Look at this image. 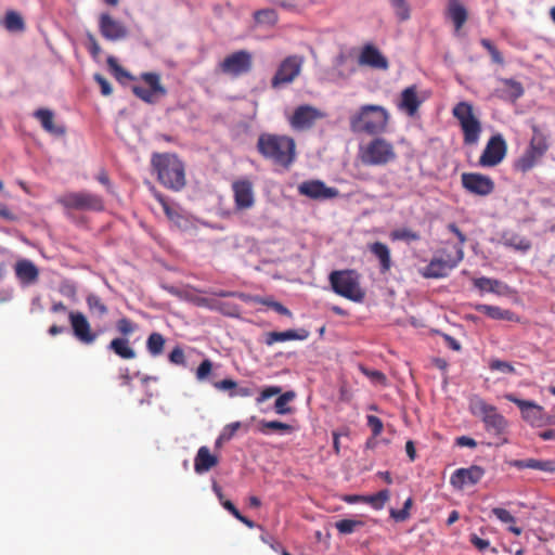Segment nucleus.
Masks as SVG:
<instances>
[{
	"label": "nucleus",
	"instance_id": "393cba45",
	"mask_svg": "<svg viewBox=\"0 0 555 555\" xmlns=\"http://www.w3.org/2000/svg\"><path fill=\"white\" fill-rule=\"evenodd\" d=\"M164 211L167 218L172 222L175 227L182 231H186L193 227L191 217L177 206H170L163 199H160Z\"/></svg>",
	"mask_w": 555,
	"mask_h": 555
},
{
	"label": "nucleus",
	"instance_id": "052dcab7",
	"mask_svg": "<svg viewBox=\"0 0 555 555\" xmlns=\"http://www.w3.org/2000/svg\"><path fill=\"white\" fill-rule=\"evenodd\" d=\"M492 514L502 522L505 524H513L515 522L516 518L505 508L502 507H494L492 509Z\"/></svg>",
	"mask_w": 555,
	"mask_h": 555
},
{
	"label": "nucleus",
	"instance_id": "a19ab883",
	"mask_svg": "<svg viewBox=\"0 0 555 555\" xmlns=\"http://www.w3.org/2000/svg\"><path fill=\"white\" fill-rule=\"evenodd\" d=\"M390 498V491L388 489H383L377 493L365 495L364 503L369 504L375 511H380L384 508L386 502Z\"/></svg>",
	"mask_w": 555,
	"mask_h": 555
},
{
	"label": "nucleus",
	"instance_id": "09e8293b",
	"mask_svg": "<svg viewBox=\"0 0 555 555\" xmlns=\"http://www.w3.org/2000/svg\"><path fill=\"white\" fill-rule=\"evenodd\" d=\"M390 237L393 241H405V242H414L421 238L417 232H414L408 228H402L395 230L390 233Z\"/></svg>",
	"mask_w": 555,
	"mask_h": 555
},
{
	"label": "nucleus",
	"instance_id": "864d4df0",
	"mask_svg": "<svg viewBox=\"0 0 555 555\" xmlns=\"http://www.w3.org/2000/svg\"><path fill=\"white\" fill-rule=\"evenodd\" d=\"M396 11V15L400 21H405L410 17V9L406 0H389Z\"/></svg>",
	"mask_w": 555,
	"mask_h": 555
},
{
	"label": "nucleus",
	"instance_id": "0e129e2a",
	"mask_svg": "<svg viewBox=\"0 0 555 555\" xmlns=\"http://www.w3.org/2000/svg\"><path fill=\"white\" fill-rule=\"evenodd\" d=\"M470 543L480 552H483L486 550L490 548V542L489 540L481 539L477 534H470L469 538Z\"/></svg>",
	"mask_w": 555,
	"mask_h": 555
},
{
	"label": "nucleus",
	"instance_id": "37998d69",
	"mask_svg": "<svg viewBox=\"0 0 555 555\" xmlns=\"http://www.w3.org/2000/svg\"><path fill=\"white\" fill-rule=\"evenodd\" d=\"M259 430L262 434H268L269 430H279L281 434H289V433H292L293 427L291 425L282 423L280 421L262 420L259 422Z\"/></svg>",
	"mask_w": 555,
	"mask_h": 555
},
{
	"label": "nucleus",
	"instance_id": "58836bf2",
	"mask_svg": "<svg viewBox=\"0 0 555 555\" xmlns=\"http://www.w3.org/2000/svg\"><path fill=\"white\" fill-rule=\"evenodd\" d=\"M503 244L507 247H512L516 250L527 251L531 247L529 240L516 234L509 233L503 235Z\"/></svg>",
	"mask_w": 555,
	"mask_h": 555
},
{
	"label": "nucleus",
	"instance_id": "de8ad7c7",
	"mask_svg": "<svg viewBox=\"0 0 555 555\" xmlns=\"http://www.w3.org/2000/svg\"><path fill=\"white\" fill-rule=\"evenodd\" d=\"M107 65L118 81L122 82L124 79H128V80L134 79V77L128 70H126L124 67H121L118 64L117 60L114 56L107 57Z\"/></svg>",
	"mask_w": 555,
	"mask_h": 555
},
{
	"label": "nucleus",
	"instance_id": "c03bdc74",
	"mask_svg": "<svg viewBox=\"0 0 555 555\" xmlns=\"http://www.w3.org/2000/svg\"><path fill=\"white\" fill-rule=\"evenodd\" d=\"M254 20L259 25L273 26L278 22V13L273 9H262L254 13Z\"/></svg>",
	"mask_w": 555,
	"mask_h": 555
},
{
	"label": "nucleus",
	"instance_id": "72a5a7b5",
	"mask_svg": "<svg viewBox=\"0 0 555 555\" xmlns=\"http://www.w3.org/2000/svg\"><path fill=\"white\" fill-rule=\"evenodd\" d=\"M2 26L9 31L14 34H21L24 33L26 29L25 21L23 16L14 11L9 10L5 12Z\"/></svg>",
	"mask_w": 555,
	"mask_h": 555
},
{
	"label": "nucleus",
	"instance_id": "f03ea898",
	"mask_svg": "<svg viewBox=\"0 0 555 555\" xmlns=\"http://www.w3.org/2000/svg\"><path fill=\"white\" fill-rule=\"evenodd\" d=\"M258 152L275 165L287 169L296 158L295 141L287 135L262 133L257 141Z\"/></svg>",
	"mask_w": 555,
	"mask_h": 555
},
{
	"label": "nucleus",
	"instance_id": "cd10ccee",
	"mask_svg": "<svg viewBox=\"0 0 555 555\" xmlns=\"http://www.w3.org/2000/svg\"><path fill=\"white\" fill-rule=\"evenodd\" d=\"M310 332L306 328L287 330L284 332H270L266 337V344L271 346L275 343L286 340H306Z\"/></svg>",
	"mask_w": 555,
	"mask_h": 555
},
{
	"label": "nucleus",
	"instance_id": "3c124183",
	"mask_svg": "<svg viewBox=\"0 0 555 555\" xmlns=\"http://www.w3.org/2000/svg\"><path fill=\"white\" fill-rule=\"evenodd\" d=\"M480 44L489 52L491 55L492 62L503 65L504 59L501 54V52L496 49V47L487 38H482L480 40Z\"/></svg>",
	"mask_w": 555,
	"mask_h": 555
},
{
	"label": "nucleus",
	"instance_id": "f8f14e48",
	"mask_svg": "<svg viewBox=\"0 0 555 555\" xmlns=\"http://www.w3.org/2000/svg\"><path fill=\"white\" fill-rule=\"evenodd\" d=\"M253 55L246 50H240L228 55L219 63V69L222 74L238 77L247 74L251 69Z\"/></svg>",
	"mask_w": 555,
	"mask_h": 555
},
{
	"label": "nucleus",
	"instance_id": "f704fd0d",
	"mask_svg": "<svg viewBox=\"0 0 555 555\" xmlns=\"http://www.w3.org/2000/svg\"><path fill=\"white\" fill-rule=\"evenodd\" d=\"M474 286L481 293L501 294L504 284L496 280L487 276L476 278L473 280Z\"/></svg>",
	"mask_w": 555,
	"mask_h": 555
},
{
	"label": "nucleus",
	"instance_id": "4be33fe9",
	"mask_svg": "<svg viewBox=\"0 0 555 555\" xmlns=\"http://www.w3.org/2000/svg\"><path fill=\"white\" fill-rule=\"evenodd\" d=\"M461 179L464 189L476 195L486 196L494 190L493 181L488 176L481 173L465 172L462 173Z\"/></svg>",
	"mask_w": 555,
	"mask_h": 555
},
{
	"label": "nucleus",
	"instance_id": "bf43d9fd",
	"mask_svg": "<svg viewBox=\"0 0 555 555\" xmlns=\"http://www.w3.org/2000/svg\"><path fill=\"white\" fill-rule=\"evenodd\" d=\"M168 358L172 364L185 366L184 351L181 347H175Z\"/></svg>",
	"mask_w": 555,
	"mask_h": 555
},
{
	"label": "nucleus",
	"instance_id": "6ab92c4d",
	"mask_svg": "<svg viewBox=\"0 0 555 555\" xmlns=\"http://www.w3.org/2000/svg\"><path fill=\"white\" fill-rule=\"evenodd\" d=\"M322 117L323 114L318 108L306 104L296 107L288 121L294 130L302 131L311 128Z\"/></svg>",
	"mask_w": 555,
	"mask_h": 555
},
{
	"label": "nucleus",
	"instance_id": "6e6552de",
	"mask_svg": "<svg viewBox=\"0 0 555 555\" xmlns=\"http://www.w3.org/2000/svg\"><path fill=\"white\" fill-rule=\"evenodd\" d=\"M361 159L365 165L383 166L396 159V152L389 141L377 137L362 149Z\"/></svg>",
	"mask_w": 555,
	"mask_h": 555
},
{
	"label": "nucleus",
	"instance_id": "1a4fd4ad",
	"mask_svg": "<svg viewBox=\"0 0 555 555\" xmlns=\"http://www.w3.org/2000/svg\"><path fill=\"white\" fill-rule=\"evenodd\" d=\"M453 116L460 121L464 143L466 145L477 144L481 133V125L474 116L472 105L466 102L457 103L453 108Z\"/></svg>",
	"mask_w": 555,
	"mask_h": 555
},
{
	"label": "nucleus",
	"instance_id": "a18cd8bd",
	"mask_svg": "<svg viewBox=\"0 0 555 555\" xmlns=\"http://www.w3.org/2000/svg\"><path fill=\"white\" fill-rule=\"evenodd\" d=\"M363 526L364 522L362 520L348 518L340 519L335 524L336 529L341 534H351Z\"/></svg>",
	"mask_w": 555,
	"mask_h": 555
},
{
	"label": "nucleus",
	"instance_id": "13d9d810",
	"mask_svg": "<svg viewBox=\"0 0 555 555\" xmlns=\"http://www.w3.org/2000/svg\"><path fill=\"white\" fill-rule=\"evenodd\" d=\"M281 390L282 389L279 386H270V387L264 388L260 392V395L256 398V403L257 404L263 403L264 401L272 398L273 396L281 393Z\"/></svg>",
	"mask_w": 555,
	"mask_h": 555
},
{
	"label": "nucleus",
	"instance_id": "c85d7f7f",
	"mask_svg": "<svg viewBox=\"0 0 555 555\" xmlns=\"http://www.w3.org/2000/svg\"><path fill=\"white\" fill-rule=\"evenodd\" d=\"M218 464V457L210 453L208 447L203 446L197 450L194 459V470L204 474Z\"/></svg>",
	"mask_w": 555,
	"mask_h": 555
},
{
	"label": "nucleus",
	"instance_id": "4468645a",
	"mask_svg": "<svg viewBox=\"0 0 555 555\" xmlns=\"http://www.w3.org/2000/svg\"><path fill=\"white\" fill-rule=\"evenodd\" d=\"M37 121L46 133L52 139H64L67 133V127L63 118L54 111L49 108H37Z\"/></svg>",
	"mask_w": 555,
	"mask_h": 555
},
{
	"label": "nucleus",
	"instance_id": "a211bd4d",
	"mask_svg": "<svg viewBox=\"0 0 555 555\" xmlns=\"http://www.w3.org/2000/svg\"><path fill=\"white\" fill-rule=\"evenodd\" d=\"M68 320L77 340L85 345H91L96 340L99 333L91 331L90 323L83 313L70 311L68 313Z\"/></svg>",
	"mask_w": 555,
	"mask_h": 555
},
{
	"label": "nucleus",
	"instance_id": "7ed1b4c3",
	"mask_svg": "<svg viewBox=\"0 0 555 555\" xmlns=\"http://www.w3.org/2000/svg\"><path fill=\"white\" fill-rule=\"evenodd\" d=\"M152 165L159 182L167 189L180 191L185 185L183 163L175 154H154Z\"/></svg>",
	"mask_w": 555,
	"mask_h": 555
},
{
	"label": "nucleus",
	"instance_id": "e2e57ef3",
	"mask_svg": "<svg viewBox=\"0 0 555 555\" xmlns=\"http://www.w3.org/2000/svg\"><path fill=\"white\" fill-rule=\"evenodd\" d=\"M236 382L230 378H225L219 382H214L212 386L220 391H228L229 393L231 391H235L236 389Z\"/></svg>",
	"mask_w": 555,
	"mask_h": 555
},
{
	"label": "nucleus",
	"instance_id": "423d86ee",
	"mask_svg": "<svg viewBox=\"0 0 555 555\" xmlns=\"http://www.w3.org/2000/svg\"><path fill=\"white\" fill-rule=\"evenodd\" d=\"M66 212L77 210L86 212H100L104 210L102 196L87 190L67 192L57 198Z\"/></svg>",
	"mask_w": 555,
	"mask_h": 555
},
{
	"label": "nucleus",
	"instance_id": "b1692460",
	"mask_svg": "<svg viewBox=\"0 0 555 555\" xmlns=\"http://www.w3.org/2000/svg\"><path fill=\"white\" fill-rule=\"evenodd\" d=\"M234 202L237 209H248L254 203L253 184L248 180H238L232 184Z\"/></svg>",
	"mask_w": 555,
	"mask_h": 555
},
{
	"label": "nucleus",
	"instance_id": "2f4dec72",
	"mask_svg": "<svg viewBox=\"0 0 555 555\" xmlns=\"http://www.w3.org/2000/svg\"><path fill=\"white\" fill-rule=\"evenodd\" d=\"M369 249L378 259L380 272L389 271L392 266L389 247L385 243L375 242L369 246Z\"/></svg>",
	"mask_w": 555,
	"mask_h": 555
},
{
	"label": "nucleus",
	"instance_id": "8fccbe9b",
	"mask_svg": "<svg viewBox=\"0 0 555 555\" xmlns=\"http://www.w3.org/2000/svg\"><path fill=\"white\" fill-rule=\"evenodd\" d=\"M116 328L124 337L133 334L138 330V324L128 318H120L116 322Z\"/></svg>",
	"mask_w": 555,
	"mask_h": 555
},
{
	"label": "nucleus",
	"instance_id": "412c9836",
	"mask_svg": "<svg viewBox=\"0 0 555 555\" xmlns=\"http://www.w3.org/2000/svg\"><path fill=\"white\" fill-rule=\"evenodd\" d=\"M99 30L109 41H118L128 36L127 27L120 21L113 18L108 13L100 15Z\"/></svg>",
	"mask_w": 555,
	"mask_h": 555
},
{
	"label": "nucleus",
	"instance_id": "ea45409f",
	"mask_svg": "<svg viewBox=\"0 0 555 555\" xmlns=\"http://www.w3.org/2000/svg\"><path fill=\"white\" fill-rule=\"evenodd\" d=\"M90 312L96 318H103L107 314L108 309L102 299L95 294H89L86 298Z\"/></svg>",
	"mask_w": 555,
	"mask_h": 555
},
{
	"label": "nucleus",
	"instance_id": "774afa93",
	"mask_svg": "<svg viewBox=\"0 0 555 555\" xmlns=\"http://www.w3.org/2000/svg\"><path fill=\"white\" fill-rule=\"evenodd\" d=\"M389 514H390V517L397 522H402L410 518V512H405L402 508L401 509L390 508Z\"/></svg>",
	"mask_w": 555,
	"mask_h": 555
},
{
	"label": "nucleus",
	"instance_id": "4d7b16f0",
	"mask_svg": "<svg viewBox=\"0 0 555 555\" xmlns=\"http://www.w3.org/2000/svg\"><path fill=\"white\" fill-rule=\"evenodd\" d=\"M361 372L367 376L375 384H385L386 376L377 370H370L365 366H360Z\"/></svg>",
	"mask_w": 555,
	"mask_h": 555
},
{
	"label": "nucleus",
	"instance_id": "7c9ffc66",
	"mask_svg": "<svg viewBox=\"0 0 555 555\" xmlns=\"http://www.w3.org/2000/svg\"><path fill=\"white\" fill-rule=\"evenodd\" d=\"M512 465L518 469H537L546 473L555 472V461L554 460H537V459H524V460H515Z\"/></svg>",
	"mask_w": 555,
	"mask_h": 555
},
{
	"label": "nucleus",
	"instance_id": "9d476101",
	"mask_svg": "<svg viewBox=\"0 0 555 555\" xmlns=\"http://www.w3.org/2000/svg\"><path fill=\"white\" fill-rule=\"evenodd\" d=\"M464 251L462 247L456 248L455 257L434 256L429 263L421 270V275L425 279H442L448 276L451 270L457 267L463 260Z\"/></svg>",
	"mask_w": 555,
	"mask_h": 555
},
{
	"label": "nucleus",
	"instance_id": "338daca9",
	"mask_svg": "<svg viewBox=\"0 0 555 555\" xmlns=\"http://www.w3.org/2000/svg\"><path fill=\"white\" fill-rule=\"evenodd\" d=\"M264 304L268 307H270L271 309H273L275 312H278L279 314L292 317L291 310L288 308H286L285 306H283L279 301L268 300V301H264Z\"/></svg>",
	"mask_w": 555,
	"mask_h": 555
},
{
	"label": "nucleus",
	"instance_id": "473e14b6",
	"mask_svg": "<svg viewBox=\"0 0 555 555\" xmlns=\"http://www.w3.org/2000/svg\"><path fill=\"white\" fill-rule=\"evenodd\" d=\"M107 349L125 360L134 359L137 356L134 349L130 346L129 340L126 337H116L112 339Z\"/></svg>",
	"mask_w": 555,
	"mask_h": 555
},
{
	"label": "nucleus",
	"instance_id": "9b49d317",
	"mask_svg": "<svg viewBox=\"0 0 555 555\" xmlns=\"http://www.w3.org/2000/svg\"><path fill=\"white\" fill-rule=\"evenodd\" d=\"M140 79L143 80L147 87L133 86V94L147 104H155L159 98L167 94L166 88L160 83V76L157 73H142Z\"/></svg>",
	"mask_w": 555,
	"mask_h": 555
},
{
	"label": "nucleus",
	"instance_id": "5fc2aeb1",
	"mask_svg": "<svg viewBox=\"0 0 555 555\" xmlns=\"http://www.w3.org/2000/svg\"><path fill=\"white\" fill-rule=\"evenodd\" d=\"M212 370V362L209 359H205L201 362L196 370V379L198 382H205L209 378Z\"/></svg>",
	"mask_w": 555,
	"mask_h": 555
},
{
	"label": "nucleus",
	"instance_id": "20e7f679",
	"mask_svg": "<svg viewBox=\"0 0 555 555\" xmlns=\"http://www.w3.org/2000/svg\"><path fill=\"white\" fill-rule=\"evenodd\" d=\"M360 274L356 270H334L328 275L332 291L353 302L365 299V291L360 284Z\"/></svg>",
	"mask_w": 555,
	"mask_h": 555
},
{
	"label": "nucleus",
	"instance_id": "5701e85b",
	"mask_svg": "<svg viewBox=\"0 0 555 555\" xmlns=\"http://www.w3.org/2000/svg\"><path fill=\"white\" fill-rule=\"evenodd\" d=\"M358 63L362 66H369L375 69L386 70L389 66L388 60L373 44H365L359 55Z\"/></svg>",
	"mask_w": 555,
	"mask_h": 555
},
{
	"label": "nucleus",
	"instance_id": "f257e3e1",
	"mask_svg": "<svg viewBox=\"0 0 555 555\" xmlns=\"http://www.w3.org/2000/svg\"><path fill=\"white\" fill-rule=\"evenodd\" d=\"M389 118L384 106L365 104L349 116V128L353 133L379 135L386 131Z\"/></svg>",
	"mask_w": 555,
	"mask_h": 555
},
{
	"label": "nucleus",
	"instance_id": "f3484780",
	"mask_svg": "<svg viewBox=\"0 0 555 555\" xmlns=\"http://www.w3.org/2000/svg\"><path fill=\"white\" fill-rule=\"evenodd\" d=\"M298 193L314 201H326L339 195L336 188L327 186L321 180H307L298 185Z\"/></svg>",
	"mask_w": 555,
	"mask_h": 555
},
{
	"label": "nucleus",
	"instance_id": "39448f33",
	"mask_svg": "<svg viewBox=\"0 0 555 555\" xmlns=\"http://www.w3.org/2000/svg\"><path fill=\"white\" fill-rule=\"evenodd\" d=\"M532 138L525 153L515 162L516 170L526 173L530 171L544 154L547 152L550 144L547 135L540 130L538 126L532 127Z\"/></svg>",
	"mask_w": 555,
	"mask_h": 555
},
{
	"label": "nucleus",
	"instance_id": "a878e982",
	"mask_svg": "<svg viewBox=\"0 0 555 555\" xmlns=\"http://www.w3.org/2000/svg\"><path fill=\"white\" fill-rule=\"evenodd\" d=\"M422 101L417 95L416 86H410L401 92L398 108L409 116H414L421 105Z\"/></svg>",
	"mask_w": 555,
	"mask_h": 555
},
{
	"label": "nucleus",
	"instance_id": "c756f323",
	"mask_svg": "<svg viewBox=\"0 0 555 555\" xmlns=\"http://www.w3.org/2000/svg\"><path fill=\"white\" fill-rule=\"evenodd\" d=\"M476 310L492 320H504L511 322L518 321V318L513 311L508 309H502L498 306L480 304L476 306Z\"/></svg>",
	"mask_w": 555,
	"mask_h": 555
},
{
	"label": "nucleus",
	"instance_id": "603ef678",
	"mask_svg": "<svg viewBox=\"0 0 555 555\" xmlns=\"http://www.w3.org/2000/svg\"><path fill=\"white\" fill-rule=\"evenodd\" d=\"M286 10L300 11L310 2L309 0H270Z\"/></svg>",
	"mask_w": 555,
	"mask_h": 555
},
{
	"label": "nucleus",
	"instance_id": "aec40b11",
	"mask_svg": "<svg viewBox=\"0 0 555 555\" xmlns=\"http://www.w3.org/2000/svg\"><path fill=\"white\" fill-rule=\"evenodd\" d=\"M485 475V469L478 465H472L466 468L455 469L451 477L450 483L457 490H463L467 486L478 483Z\"/></svg>",
	"mask_w": 555,
	"mask_h": 555
},
{
	"label": "nucleus",
	"instance_id": "4c0bfd02",
	"mask_svg": "<svg viewBox=\"0 0 555 555\" xmlns=\"http://www.w3.org/2000/svg\"><path fill=\"white\" fill-rule=\"evenodd\" d=\"M165 343V337L160 333L153 332L146 339V350L152 357H158L164 351Z\"/></svg>",
	"mask_w": 555,
	"mask_h": 555
},
{
	"label": "nucleus",
	"instance_id": "c9c22d12",
	"mask_svg": "<svg viewBox=\"0 0 555 555\" xmlns=\"http://www.w3.org/2000/svg\"><path fill=\"white\" fill-rule=\"evenodd\" d=\"M501 81L505 85V89L502 90L501 98L508 101H516L524 94L522 85L512 78L501 79Z\"/></svg>",
	"mask_w": 555,
	"mask_h": 555
},
{
	"label": "nucleus",
	"instance_id": "2eb2a0df",
	"mask_svg": "<svg viewBox=\"0 0 555 555\" xmlns=\"http://www.w3.org/2000/svg\"><path fill=\"white\" fill-rule=\"evenodd\" d=\"M504 398L519 408L522 418L531 426H544L545 412L541 405L533 401L519 399L513 393H506Z\"/></svg>",
	"mask_w": 555,
	"mask_h": 555
},
{
	"label": "nucleus",
	"instance_id": "6e6d98bb",
	"mask_svg": "<svg viewBox=\"0 0 555 555\" xmlns=\"http://www.w3.org/2000/svg\"><path fill=\"white\" fill-rule=\"evenodd\" d=\"M489 366L492 371H499V372L506 373V374L515 373L514 366L509 362H506V361L493 360L490 362Z\"/></svg>",
	"mask_w": 555,
	"mask_h": 555
},
{
	"label": "nucleus",
	"instance_id": "e433bc0d",
	"mask_svg": "<svg viewBox=\"0 0 555 555\" xmlns=\"http://www.w3.org/2000/svg\"><path fill=\"white\" fill-rule=\"evenodd\" d=\"M15 273L22 284L35 281V264L28 260H20L15 264Z\"/></svg>",
	"mask_w": 555,
	"mask_h": 555
},
{
	"label": "nucleus",
	"instance_id": "79ce46f5",
	"mask_svg": "<svg viewBox=\"0 0 555 555\" xmlns=\"http://www.w3.org/2000/svg\"><path fill=\"white\" fill-rule=\"evenodd\" d=\"M240 427V422H233L225 425L215 441V448L219 449L222 447L224 442L230 441L234 437L235 433L238 430Z\"/></svg>",
	"mask_w": 555,
	"mask_h": 555
},
{
	"label": "nucleus",
	"instance_id": "69168bd1",
	"mask_svg": "<svg viewBox=\"0 0 555 555\" xmlns=\"http://www.w3.org/2000/svg\"><path fill=\"white\" fill-rule=\"evenodd\" d=\"M94 80L99 83V86L101 88V93L103 95L107 96V95L112 94L113 89L111 87V83L107 81V79H105L100 74H95L94 75Z\"/></svg>",
	"mask_w": 555,
	"mask_h": 555
},
{
	"label": "nucleus",
	"instance_id": "680f3d73",
	"mask_svg": "<svg viewBox=\"0 0 555 555\" xmlns=\"http://www.w3.org/2000/svg\"><path fill=\"white\" fill-rule=\"evenodd\" d=\"M367 426L371 428L373 436L377 437L383 431V422L375 415H367Z\"/></svg>",
	"mask_w": 555,
	"mask_h": 555
},
{
	"label": "nucleus",
	"instance_id": "bb28decb",
	"mask_svg": "<svg viewBox=\"0 0 555 555\" xmlns=\"http://www.w3.org/2000/svg\"><path fill=\"white\" fill-rule=\"evenodd\" d=\"M447 17L451 20L454 25V35L459 36L461 28L467 21V11L465 7L459 0H449Z\"/></svg>",
	"mask_w": 555,
	"mask_h": 555
},
{
	"label": "nucleus",
	"instance_id": "49530a36",
	"mask_svg": "<svg viewBox=\"0 0 555 555\" xmlns=\"http://www.w3.org/2000/svg\"><path fill=\"white\" fill-rule=\"evenodd\" d=\"M295 396V392L292 390L280 395L274 402L275 412L281 415L289 413L291 408L287 404L294 400Z\"/></svg>",
	"mask_w": 555,
	"mask_h": 555
},
{
	"label": "nucleus",
	"instance_id": "ddd939ff",
	"mask_svg": "<svg viewBox=\"0 0 555 555\" xmlns=\"http://www.w3.org/2000/svg\"><path fill=\"white\" fill-rule=\"evenodd\" d=\"M304 64V57L299 55H289L284 59L279 65L274 74L271 85L273 88H279L288 85L300 74Z\"/></svg>",
	"mask_w": 555,
	"mask_h": 555
},
{
	"label": "nucleus",
	"instance_id": "dca6fc26",
	"mask_svg": "<svg viewBox=\"0 0 555 555\" xmlns=\"http://www.w3.org/2000/svg\"><path fill=\"white\" fill-rule=\"evenodd\" d=\"M506 154V142L501 134L492 135L479 158L482 167H494L500 164Z\"/></svg>",
	"mask_w": 555,
	"mask_h": 555
},
{
	"label": "nucleus",
	"instance_id": "0eeeda50",
	"mask_svg": "<svg viewBox=\"0 0 555 555\" xmlns=\"http://www.w3.org/2000/svg\"><path fill=\"white\" fill-rule=\"evenodd\" d=\"M470 411L482 420L485 428L493 435H501L507 427L506 418L498 412L496 406L487 403L483 399L475 397L470 401Z\"/></svg>",
	"mask_w": 555,
	"mask_h": 555
}]
</instances>
